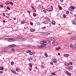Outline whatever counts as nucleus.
Returning <instances> with one entry per match:
<instances>
[{"instance_id":"obj_29","label":"nucleus","mask_w":76,"mask_h":76,"mask_svg":"<svg viewBox=\"0 0 76 76\" xmlns=\"http://www.w3.org/2000/svg\"><path fill=\"white\" fill-rule=\"evenodd\" d=\"M46 20H48V21H49L50 22V19L47 18H46Z\"/></svg>"},{"instance_id":"obj_23","label":"nucleus","mask_w":76,"mask_h":76,"mask_svg":"<svg viewBox=\"0 0 76 76\" xmlns=\"http://www.w3.org/2000/svg\"><path fill=\"white\" fill-rule=\"evenodd\" d=\"M37 47L38 48H42V46L41 45L40 46V45H38L37 46Z\"/></svg>"},{"instance_id":"obj_30","label":"nucleus","mask_w":76,"mask_h":76,"mask_svg":"<svg viewBox=\"0 0 76 76\" xmlns=\"http://www.w3.org/2000/svg\"><path fill=\"white\" fill-rule=\"evenodd\" d=\"M52 24H53V25H55V24H56V21H53L52 22Z\"/></svg>"},{"instance_id":"obj_6","label":"nucleus","mask_w":76,"mask_h":76,"mask_svg":"<svg viewBox=\"0 0 76 76\" xmlns=\"http://www.w3.org/2000/svg\"><path fill=\"white\" fill-rule=\"evenodd\" d=\"M42 48H45L47 47L46 46H47V45L46 44H42Z\"/></svg>"},{"instance_id":"obj_28","label":"nucleus","mask_w":76,"mask_h":76,"mask_svg":"<svg viewBox=\"0 0 76 76\" xmlns=\"http://www.w3.org/2000/svg\"><path fill=\"white\" fill-rule=\"evenodd\" d=\"M33 16H34V17H35L36 16H37V14L36 13H34L33 14Z\"/></svg>"},{"instance_id":"obj_40","label":"nucleus","mask_w":76,"mask_h":76,"mask_svg":"<svg viewBox=\"0 0 76 76\" xmlns=\"http://www.w3.org/2000/svg\"><path fill=\"white\" fill-rule=\"evenodd\" d=\"M66 14H67V15H68L69 13V12L68 11H67L66 12Z\"/></svg>"},{"instance_id":"obj_26","label":"nucleus","mask_w":76,"mask_h":76,"mask_svg":"<svg viewBox=\"0 0 76 76\" xmlns=\"http://www.w3.org/2000/svg\"><path fill=\"white\" fill-rule=\"evenodd\" d=\"M45 57H48V54H47V52H45Z\"/></svg>"},{"instance_id":"obj_14","label":"nucleus","mask_w":76,"mask_h":76,"mask_svg":"<svg viewBox=\"0 0 76 76\" xmlns=\"http://www.w3.org/2000/svg\"><path fill=\"white\" fill-rule=\"evenodd\" d=\"M43 23L45 24H48V22L47 21H45L43 22Z\"/></svg>"},{"instance_id":"obj_10","label":"nucleus","mask_w":76,"mask_h":76,"mask_svg":"<svg viewBox=\"0 0 76 76\" xmlns=\"http://www.w3.org/2000/svg\"><path fill=\"white\" fill-rule=\"evenodd\" d=\"M64 57H69V54H64Z\"/></svg>"},{"instance_id":"obj_37","label":"nucleus","mask_w":76,"mask_h":76,"mask_svg":"<svg viewBox=\"0 0 76 76\" xmlns=\"http://www.w3.org/2000/svg\"><path fill=\"white\" fill-rule=\"evenodd\" d=\"M71 39H75V37H73L71 38Z\"/></svg>"},{"instance_id":"obj_59","label":"nucleus","mask_w":76,"mask_h":76,"mask_svg":"<svg viewBox=\"0 0 76 76\" xmlns=\"http://www.w3.org/2000/svg\"><path fill=\"white\" fill-rule=\"evenodd\" d=\"M68 34H69V35H72V33H68Z\"/></svg>"},{"instance_id":"obj_46","label":"nucleus","mask_w":76,"mask_h":76,"mask_svg":"<svg viewBox=\"0 0 76 76\" xmlns=\"http://www.w3.org/2000/svg\"><path fill=\"white\" fill-rule=\"evenodd\" d=\"M33 9V10H34V12H36V10H35V9L34 8Z\"/></svg>"},{"instance_id":"obj_17","label":"nucleus","mask_w":76,"mask_h":76,"mask_svg":"<svg viewBox=\"0 0 76 76\" xmlns=\"http://www.w3.org/2000/svg\"><path fill=\"white\" fill-rule=\"evenodd\" d=\"M72 24L73 25H76V21H73L72 22Z\"/></svg>"},{"instance_id":"obj_38","label":"nucleus","mask_w":76,"mask_h":76,"mask_svg":"<svg viewBox=\"0 0 76 76\" xmlns=\"http://www.w3.org/2000/svg\"><path fill=\"white\" fill-rule=\"evenodd\" d=\"M41 67L42 69H44V65H42L41 66Z\"/></svg>"},{"instance_id":"obj_52","label":"nucleus","mask_w":76,"mask_h":76,"mask_svg":"<svg viewBox=\"0 0 76 76\" xmlns=\"http://www.w3.org/2000/svg\"><path fill=\"white\" fill-rule=\"evenodd\" d=\"M30 25H33V23H32V22H30Z\"/></svg>"},{"instance_id":"obj_58","label":"nucleus","mask_w":76,"mask_h":76,"mask_svg":"<svg viewBox=\"0 0 76 76\" xmlns=\"http://www.w3.org/2000/svg\"><path fill=\"white\" fill-rule=\"evenodd\" d=\"M12 45H9V47H12Z\"/></svg>"},{"instance_id":"obj_5","label":"nucleus","mask_w":76,"mask_h":76,"mask_svg":"<svg viewBox=\"0 0 76 76\" xmlns=\"http://www.w3.org/2000/svg\"><path fill=\"white\" fill-rule=\"evenodd\" d=\"M66 69H68V70H71V69H73V67L72 66H66Z\"/></svg>"},{"instance_id":"obj_39","label":"nucleus","mask_w":76,"mask_h":76,"mask_svg":"<svg viewBox=\"0 0 76 76\" xmlns=\"http://www.w3.org/2000/svg\"><path fill=\"white\" fill-rule=\"evenodd\" d=\"M16 46V45L15 44H12V47H15Z\"/></svg>"},{"instance_id":"obj_53","label":"nucleus","mask_w":76,"mask_h":76,"mask_svg":"<svg viewBox=\"0 0 76 76\" xmlns=\"http://www.w3.org/2000/svg\"><path fill=\"white\" fill-rule=\"evenodd\" d=\"M53 60L56 59V58H55V57H53Z\"/></svg>"},{"instance_id":"obj_21","label":"nucleus","mask_w":76,"mask_h":76,"mask_svg":"<svg viewBox=\"0 0 76 76\" xmlns=\"http://www.w3.org/2000/svg\"><path fill=\"white\" fill-rule=\"evenodd\" d=\"M4 70V68L2 66L0 67V70Z\"/></svg>"},{"instance_id":"obj_12","label":"nucleus","mask_w":76,"mask_h":76,"mask_svg":"<svg viewBox=\"0 0 76 76\" xmlns=\"http://www.w3.org/2000/svg\"><path fill=\"white\" fill-rule=\"evenodd\" d=\"M2 51L3 52L4 51H7V50H8V48H5L4 49H2Z\"/></svg>"},{"instance_id":"obj_20","label":"nucleus","mask_w":76,"mask_h":76,"mask_svg":"<svg viewBox=\"0 0 76 76\" xmlns=\"http://www.w3.org/2000/svg\"><path fill=\"white\" fill-rule=\"evenodd\" d=\"M21 25H22V24H24L25 23V22L24 21H22L20 22Z\"/></svg>"},{"instance_id":"obj_50","label":"nucleus","mask_w":76,"mask_h":76,"mask_svg":"<svg viewBox=\"0 0 76 76\" xmlns=\"http://www.w3.org/2000/svg\"><path fill=\"white\" fill-rule=\"evenodd\" d=\"M69 64H70V65H73V63L72 62H70L69 63Z\"/></svg>"},{"instance_id":"obj_57","label":"nucleus","mask_w":76,"mask_h":76,"mask_svg":"<svg viewBox=\"0 0 76 76\" xmlns=\"http://www.w3.org/2000/svg\"><path fill=\"white\" fill-rule=\"evenodd\" d=\"M50 64H51V65H53V62H50Z\"/></svg>"},{"instance_id":"obj_32","label":"nucleus","mask_w":76,"mask_h":76,"mask_svg":"<svg viewBox=\"0 0 76 76\" xmlns=\"http://www.w3.org/2000/svg\"><path fill=\"white\" fill-rule=\"evenodd\" d=\"M29 42H32L33 41V40L32 39H29L28 40Z\"/></svg>"},{"instance_id":"obj_16","label":"nucleus","mask_w":76,"mask_h":76,"mask_svg":"<svg viewBox=\"0 0 76 76\" xmlns=\"http://www.w3.org/2000/svg\"><path fill=\"white\" fill-rule=\"evenodd\" d=\"M30 31L31 32H34L35 31V29L31 28L30 29Z\"/></svg>"},{"instance_id":"obj_3","label":"nucleus","mask_w":76,"mask_h":76,"mask_svg":"<svg viewBox=\"0 0 76 76\" xmlns=\"http://www.w3.org/2000/svg\"><path fill=\"white\" fill-rule=\"evenodd\" d=\"M74 9H75V7L73 6H71L69 9V10H71V11H73Z\"/></svg>"},{"instance_id":"obj_36","label":"nucleus","mask_w":76,"mask_h":76,"mask_svg":"<svg viewBox=\"0 0 76 76\" xmlns=\"http://www.w3.org/2000/svg\"><path fill=\"white\" fill-rule=\"evenodd\" d=\"M42 29H46V27L45 26L44 27H42Z\"/></svg>"},{"instance_id":"obj_60","label":"nucleus","mask_w":76,"mask_h":76,"mask_svg":"<svg viewBox=\"0 0 76 76\" xmlns=\"http://www.w3.org/2000/svg\"><path fill=\"white\" fill-rule=\"evenodd\" d=\"M27 12H28L29 13H30L31 12L29 10H27Z\"/></svg>"},{"instance_id":"obj_56","label":"nucleus","mask_w":76,"mask_h":76,"mask_svg":"<svg viewBox=\"0 0 76 76\" xmlns=\"http://www.w3.org/2000/svg\"><path fill=\"white\" fill-rule=\"evenodd\" d=\"M15 49H11L12 51H15Z\"/></svg>"},{"instance_id":"obj_44","label":"nucleus","mask_w":76,"mask_h":76,"mask_svg":"<svg viewBox=\"0 0 76 76\" xmlns=\"http://www.w3.org/2000/svg\"><path fill=\"white\" fill-rule=\"evenodd\" d=\"M29 59H30V60H32V59H33V57H31V58L30 57L29 58Z\"/></svg>"},{"instance_id":"obj_7","label":"nucleus","mask_w":76,"mask_h":76,"mask_svg":"<svg viewBox=\"0 0 76 76\" xmlns=\"http://www.w3.org/2000/svg\"><path fill=\"white\" fill-rule=\"evenodd\" d=\"M17 51L19 53H23V51H25V50L23 49H19Z\"/></svg>"},{"instance_id":"obj_63","label":"nucleus","mask_w":76,"mask_h":76,"mask_svg":"<svg viewBox=\"0 0 76 76\" xmlns=\"http://www.w3.org/2000/svg\"><path fill=\"white\" fill-rule=\"evenodd\" d=\"M54 37H51V39H52L53 40V38Z\"/></svg>"},{"instance_id":"obj_62","label":"nucleus","mask_w":76,"mask_h":76,"mask_svg":"<svg viewBox=\"0 0 76 76\" xmlns=\"http://www.w3.org/2000/svg\"><path fill=\"white\" fill-rule=\"evenodd\" d=\"M4 14H5V13H3V15H4V16H6V15H4Z\"/></svg>"},{"instance_id":"obj_27","label":"nucleus","mask_w":76,"mask_h":76,"mask_svg":"<svg viewBox=\"0 0 76 76\" xmlns=\"http://www.w3.org/2000/svg\"><path fill=\"white\" fill-rule=\"evenodd\" d=\"M29 66L30 67H31L32 68V64H28Z\"/></svg>"},{"instance_id":"obj_31","label":"nucleus","mask_w":76,"mask_h":76,"mask_svg":"<svg viewBox=\"0 0 76 76\" xmlns=\"http://www.w3.org/2000/svg\"><path fill=\"white\" fill-rule=\"evenodd\" d=\"M26 53H31V50H27L26 51Z\"/></svg>"},{"instance_id":"obj_19","label":"nucleus","mask_w":76,"mask_h":76,"mask_svg":"<svg viewBox=\"0 0 76 76\" xmlns=\"http://www.w3.org/2000/svg\"><path fill=\"white\" fill-rule=\"evenodd\" d=\"M22 36H19L17 37V39H22Z\"/></svg>"},{"instance_id":"obj_45","label":"nucleus","mask_w":76,"mask_h":76,"mask_svg":"<svg viewBox=\"0 0 76 76\" xmlns=\"http://www.w3.org/2000/svg\"><path fill=\"white\" fill-rule=\"evenodd\" d=\"M28 69L29 70H30V71L32 70V68H28Z\"/></svg>"},{"instance_id":"obj_61","label":"nucleus","mask_w":76,"mask_h":76,"mask_svg":"<svg viewBox=\"0 0 76 76\" xmlns=\"http://www.w3.org/2000/svg\"><path fill=\"white\" fill-rule=\"evenodd\" d=\"M0 73H3V72L2 71H0Z\"/></svg>"},{"instance_id":"obj_9","label":"nucleus","mask_w":76,"mask_h":76,"mask_svg":"<svg viewBox=\"0 0 76 76\" xmlns=\"http://www.w3.org/2000/svg\"><path fill=\"white\" fill-rule=\"evenodd\" d=\"M65 73L67 75H68L69 76H71L72 75V74L69 72L67 71H66L65 72Z\"/></svg>"},{"instance_id":"obj_51","label":"nucleus","mask_w":76,"mask_h":76,"mask_svg":"<svg viewBox=\"0 0 76 76\" xmlns=\"http://www.w3.org/2000/svg\"><path fill=\"white\" fill-rule=\"evenodd\" d=\"M58 7H59V9H61V7L60 6L58 5Z\"/></svg>"},{"instance_id":"obj_8","label":"nucleus","mask_w":76,"mask_h":76,"mask_svg":"<svg viewBox=\"0 0 76 76\" xmlns=\"http://www.w3.org/2000/svg\"><path fill=\"white\" fill-rule=\"evenodd\" d=\"M70 47L72 48V49H76V47H74L72 44H71L70 46Z\"/></svg>"},{"instance_id":"obj_55","label":"nucleus","mask_w":76,"mask_h":76,"mask_svg":"<svg viewBox=\"0 0 76 76\" xmlns=\"http://www.w3.org/2000/svg\"><path fill=\"white\" fill-rule=\"evenodd\" d=\"M0 7H3V5H0Z\"/></svg>"},{"instance_id":"obj_33","label":"nucleus","mask_w":76,"mask_h":76,"mask_svg":"<svg viewBox=\"0 0 76 76\" xmlns=\"http://www.w3.org/2000/svg\"><path fill=\"white\" fill-rule=\"evenodd\" d=\"M10 4L12 6H13V3L12 2H10Z\"/></svg>"},{"instance_id":"obj_4","label":"nucleus","mask_w":76,"mask_h":76,"mask_svg":"<svg viewBox=\"0 0 76 76\" xmlns=\"http://www.w3.org/2000/svg\"><path fill=\"white\" fill-rule=\"evenodd\" d=\"M40 44H47L46 40H43L40 42Z\"/></svg>"},{"instance_id":"obj_49","label":"nucleus","mask_w":76,"mask_h":76,"mask_svg":"<svg viewBox=\"0 0 76 76\" xmlns=\"http://www.w3.org/2000/svg\"><path fill=\"white\" fill-rule=\"evenodd\" d=\"M19 70V69L17 68L16 69V71H17V72H18Z\"/></svg>"},{"instance_id":"obj_15","label":"nucleus","mask_w":76,"mask_h":76,"mask_svg":"<svg viewBox=\"0 0 76 76\" xmlns=\"http://www.w3.org/2000/svg\"><path fill=\"white\" fill-rule=\"evenodd\" d=\"M35 52H31L29 54L31 56L32 55V54H35Z\"/></svg>"},{"instance_id":"obj_43","label":"nucleus","mask_w":76,"mask_h":76,"mask_svg":"<svg viewBox=\"0 0 76 76\" xmlns=\"http://www.w3.org/2000/svg\"><path fill=\"white\" fill-rule=\"evenodd\" d=\"M63 17H64V18H66V15H63Z\"/></svg>"},{"instance_id":"obj_24","label":"nucleus","mask_w":76,"mask_h":76,"mask_svg":"<svg viewBox=\"0 0 76 76\" xmlns=\"http://www.w3.org/2000/svg\"><path fill=\"white\" fill-rule=\"evenodd\" d=\"M52 61L53 62V63H56L57 62V60H56V59H55L54 60H52Z\"/></svg>"},{"instance_id":"obj_64","label":"nucleus","mask_w":76,"mask_h":76,"mask_svg":"<svg viewBox=\"0 0 76 76\" xmlns=\"http://www.w3.org/2000/svg\"><path fill=\"white\" fill-rule=\"evenodd\" d=\"M65 47H67L68 46L67 45H66V44L65 45Z\"/></svg>"},{"instance_id":"obj_11","label":"nucleus","mask_w":76,"mask_h":76,"mask_svg":"<svg viewBox=\"0 0 76 76\" xmlns=\"http://www.w3.org/2000/svg\"><path fill=\"white\" fill-rule=\"evenodd\" d=\"M53 9L52 8H48L47 9V10L48 12H52L53 11Z\"/></svg>"},{"instance_id":"obj_48","label":"nucleus","mask_w":76,"mask_h":76,"mask_svg":"<svg viewBox=\"0 0 76 76\" xmlns=\"http://www.w3.org/2000/svg\"><path fill=\"white\" fill-rule=\"evenodd\" d=\"M69 65H70V64H69V63H67L66 64V65L67 66H69Z\"/></svg>"},{"instance_id":"obj_25","label":"nucleus","mask_w":76,"mask_h":76,"mask_svg":"<svg viewBox=\"0 0 76 76\" xmlns=\"http://www.w3.org/2000/svg\"><path fill=\"white\" fill-rule=\"evenodd\" d=\"M9 4H10V3H9V2L8 1H7L6 3V4L7 5H8Z\"/></svg>"},{"instance_id":"obj_2","label":"nucleus","mask_w":76,"mask_h":76,"mask_svg":"<svg viewBox=\"0 0 76 76\" xmlns=\"http://www.w3.org/2000/svg\"><path fill=\"white\" fill-rule=\"evenodd\" d=\"M15 39L13 38H9L8 40V42H14L15 41Z\"/></svg>"},{"instance_id":"obj_41","label":"nucleus","mask_w":76,"mask_h":76,"mask_svg":"<svg viewBox=\"0 0 76 76\" xmlns=\"http://www.w3.org/2000/svg\"><path fill=\"white\" fill-rule=\"evenodd\" d=\"M51 75H56V74H55L54 72H53L51 73Z\"/></svg>"},{"instance_id":"obj_54","label":"nucleus","mask_w":76,"mask_h":76,"mask_svg":"<svg viewBox=\"0 0 76 76\" xmlns=\"http://www.w3.org/2000/svg\"><path fill=\"white\" fill-rule=\"evenodd\" d=\"M4 39H5V40H6V39H8L9 40V38H4Z\"/></svg>"},{"instance_id":"obj_18","label":"nucleus","mask_w":76,"mask_h":76,"mask_svg":"<svg viewBox=\"0 0 76 76\" xmlns=\"http://www.w3.org/2000/svg\"><path fill=\"white\" fill-rule=\"evenodd\" d=\"M11 72L13 73H14L15 74H16V72L13 70H11Z\"/></svg>"},{"instance_id":"obj_42","label":"nucleus","mask_w":76,"mask_h":76,"mask_svg":"<svg viewBox=\"0 0 76 76\" xmlns=\"http://www.w3.org/2000/svg\"><path fill=\"white\" fill-rule=\"evenodd\" d=\"M7 9H8V10H10V7H7Z\"/></svg>"},{"instance_id":"obj_1","label":"nucleus","mask_w":76,"mask_h":76,"mask_svg":"<svg viewBox=\"0 0 76 76\" xmlns=\"http://www.w3.org/2000/svg\"><path fill=\"white\" fill-rule=\"evenodd\" d=\"M52 44L53 45H57L58 44V42H57V40H54L52 42Z\"/></svg>"},{"instance_id":"obj_47","label":"nucleus","mask_w":76,"mask_h":76,"mask_svg":"<svg viewBox=\"0 0 76 76\" xmlns=\"http://www.w3.org/2000/svg\"><path fill=\"white\" fill-rule=\"evenodd\" d=\"M53 40H54V41H57V40L56 39V38L53 37Z\"/></svg>"},{"instance_id":"obj_35","label":"nucleus","mask_w":76,"mask_h":76,"mask_svg":"<svg viewBox=\"0 0 76 76\" xmlns=\"http://www.w3.org/2000/svg\"><path fill=\"white\" fill-rule=\"evenodd\" d=\"M43 12L45 13H47V10H43Z\"/></svg>"},{"instance_id":"obj_22","label":"nucleus","mask_w":76,"mask_h":76,"mask_svg":"<svg viewBox=\"0 0 76 76\" xmlns=\"http://www.w3.org/2000/svg\"><path fill=\"white\" fill-rule=\"evenodd\" d=\"M61 48L60 47H58V48H56V50H60V49Z\"/></svg>"},{"instance_id":"obj_13","label":"nucleus","mask_w":76,"mask_h":76,"mask_svg":"<svg viewBox=\"0 0 76 76\" xmlns=\"http://www.w3.org/2000/svg\"><path fill=\"white\" fill-rule=\"evenodd\" d=\"M46 44H48L49 43H50V42H51V41H50V40L49 39L46 40Z\"/></svg>"},{"instance_id":"obj_34","label":"nucleus","mask_w":76,"mask_h":76,"mask_svg":"<svg viewBox=\"0 0 76 76\" xmlns=\"http://www.w3.org/2000/svg\"><path fill=\"white\" fill-rule=\"evenodd\" d=\"M11 65H13L14 64V62L13 61L11 62Z\"/></svg>"}]
</instances>
